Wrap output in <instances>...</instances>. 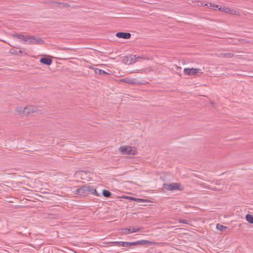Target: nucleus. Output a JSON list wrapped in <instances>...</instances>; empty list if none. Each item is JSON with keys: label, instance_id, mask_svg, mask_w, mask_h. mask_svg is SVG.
I'll use <instances>...</instances> for the list:
<instances>
[{"label": "nucleus", "instance_id": "7", "mask_svg": "<svg viewBox=\"0 0 253 253\" xmlns=\"http://www.w3.org/2000/svg\"><path fill=\"white\" fill-rule=\"evenodd\" d=\"M78 191L80 193H86L87 192H89L91 194H95L96 193V191L95 189H94L93 188H91L89 186H83V187H81L80 188H79L78 190Z\"/></svg>", "mask_w": 253, "mask_h": 253}, {"label": "nucleus", "instance_id": "13", "mask_svg": "<svg viewBox=\"0 0 253 253\" xmlns=\"http://www.w3.org/2000/svg\"><path fill=\"white\" fill-rule=\"evenodd\" d=\"M40 61L41 63L47 65H50L52 63V60L51 59L45 57L42 58Z\"/></svg>", "mask_w": 253, "mask_h": 253}, {"label": "nucleus", "instance_id": "6", "mask_svg": "<svg viewBox=\"0 0 253 253\" xmlns=\"http://www.w3.org/2000/svg\"><path fill=\"white\" fill-rule=\"evenodd\" d=\"M25 115H29L34 113H38L40 110L36 106L33 105H27L25 107Z\"/></svg>", "mask_w": 253, "mask_h": 253}, {"label": "nucleus", "instance_id": "3", "mask_svg": "<svg viewBox=\"0 0 253 253\" xmlns=\"http://www.w3.org/2000/svg\"><path fill=\"white\" fill-rule=\"evenodd\" d=\"M163 188L169 191L173 190H179L181 191L183 190V187L180 184L178 183H173L171 184H164Z\"/></svg>", "mask_w": 253, "mask_h": 253}, {"label": "nucleus", "instance_id": "2", "mask_svg": "<svg viewBox=\"0 0 253 253\" xmlns=\"http://www.w3.org/2000/svg\"><path fill=\"white\" fill-rule=\"evenodd\" d=\"M119 151L122 154L125 155H135L137 151L135 147L128 146H124L119 148Z\"/></svg>", "mask_w": 253, "mask_h": 253}, {"label": "nucleus", "instance_id": "20", "mask_svg": "<svg viewBox=\"0 0 253 253\" xmlns=\"http://www.w3.org/2000/svg\"><path fill=\"white\" fill-rule=\"evenodd\" d=\"M216 229L219 231H225L226 229L227 228V227L224 226L221 224H216Z\"/></svg>", "mask_w": 253, "mask_h": 253}, {"label": "nucleus", "instance_id": "1", "mask_svg": "<svg viewBox=\"0 0 253 253\" xmlns=\"http://www.w3.org/2000/svg\"><path fill=\"white\" fill-rule=\"evenodd\" d=\"M149 243V242L147 240H141L135 242H114L112 244L114 245L122 246V247H127L128 246H133L137 245H146Z\"/></svg>", "mask_w": 253, "mask_h": 253}, {"label": "nucleus", "instance_id": "12", "mask_svg": "<svg viewBox=\"0 0 253 253\" xmlns=\"http://www.w3.org/2000/svg\"><path fill=\"white\" fill-rule=\"evenodd\" d=\"M15 112L18 115H25V107H17L15 109Z\"/></svg>", "mask_w": 253, "mask_h": 253}, {"label": "nucleus", "instance_id": "29", "mask_svg": "<svg viewBox=\"0 0 253 253\" xmlns=\"http://www.w3.org/2000/svg\"><path fill=\"white\" fill-rule=\"evenodd\" d=\"M241 42H242V43H243L244 42V40H241Z\"/></svg>", "mask_w": 253, "mask_h": 253}, {"label": "nucleus", "instance_id": "23", "mask_svg": "<svg viewBox=\"0 0 253 253\" xmlns=\"http://www.w3.org/2000/svg\"><path fill=\"white\" fill-rule=\"evenodd\" d=\"M127 198L128 199H130L131 200H133V201H139L141 200L139 199H137V198H134V197H128Z\"/></svg>", "mask_w": 253, "mask_h": 253}, {"label": "nucleus", "instance_id": "22", "mask_svg": "<svg viewBox=\"0 0 253 253\" xmlns=\"http://www.w3.org/2000/svg\"><path fill=\"white\" fill-rule=\"evenodd\" d=\"M224 57H228V58H231L233 56V54L232 53H226V54H222Z\"/></svg>", "mask_w": 253, "mask_h": 253}, {"label": "nucleus", "instance_id": "28", "mask_svg": "<svg viewBox=\"0 0 253 253\" xmlns=\"http://www.w3.org/2000/svg\"><path fill=\"white\" fill-rule=\"evenodd\" d=\"M17 53H22V51L21 50H19L18 52H17Z\"/></svg>", "mask_w": 253, "mask_h": 253}, {"label": "nucleus", "instance_id": "18", "mask_svg": "<svg viewBox=\"0 0 253 253\" xmlns=\"http://www.w3.org/2000/svg\"><path fill=\"white\" fill-rule=\"evenodd\" d=\"M131 233L130 230V227L128 228H123L121 229V234L122 235H126Z\"/></svg>", "mask_w": 253, "mask_h": 253}, {"label": "nucleus", "instance_id": "26", "mask_svg": "<svg viewBox=\"0 0 253 253\" xmlns=\"http://www.w3.org/2000/svg\"><path fill=\"white\" fill-rule=\"evenodd\" d=\"M31 39H32V36H30L29 37V39L28 40V41L27 42V43L26 44H31Z\"/></svg>", "mask_w": 253, "mask_h": 253}, {"label": "nucleus", "instance_id": "11", "mask_svg": "<svg viewBox=\"0 0 253 253\" xmlns=\"http://www.w3.org/2000/svg\"><path fill=\"white\" fill-rule=\"evenodd\" d=\"M116 36L119 38L128 39L130 38L131 34L128 33L118 32L116 34Z\"/></svg>", "mask_w": 253, "mask_h": 253}, {"label": "nucleus", "instance_id": "17", "mask_svg": "<svg viewBox=\"0 0 253 253\" xmlns=\"http://www.w3.org/2000/svg\"><path fill=\"white\" fill-rule=\"evenodd\" d=\"M123 60L124 63L127 64H130L132 63V57L131 56H130V57L126 56L123 59Z\"/></svg>", "mask_w": 253, "mask_h": 253}, {"label": "nucleus", "instance_id": "4", "mask_svg": "<svg viewBox=\"0 0 253 253\" xmlns=\"http://www.w3.org/2000/svg\"><path fill=\"white\" fill-rule=\"evenodd\" d=\"M119 82L133 85H139L141 84L139 81H137L135 79L130 78L128 77L120 79Z\"/></svg>", "mask_w": 253, "mask_h": 253}, {"label": "nucleus", "instance_id": "15", "mask_svg": "<svg viewBox=\"0 0 253 253\" xmlns=\"http://www.w3.org/2000/svg\"><path fill=\"white\" fill-rule=\"evenodd\" d=\"M205 6H207V7H209L210 8L213 10H216L218 9L219 10V7L220 6L219 5H216L215 4L212 3H209V4H206Z\"/></svg>", "mask_w": 253, "mask_h": 253}, {"label": "nucleus", "instance_id": "27", "mask_svg": "<svg viewBox=\"0 0 253 253\" xmlns=\"http://www.w3.org/2000/svg\"><path fill=\"white\" fill-rule=\"evenodd\" d=\"M62 50H67V49H68V48H66V47H63V48H61Z\"/></svg>", "mask_w": 253, "mask_h": 253}, {"label": "nucleus", "instance_id": "9", "mask_svg": "<svg viewBox=\"0 0 253 253\" xmlns=\"http://www.w3.org/2000/svg\"><path fill=\"white\" fill-rule=\"evenodd\" d=\"M219 10L225 13H230L232 14H237L236 11L225 6L222 7L220 6L219 7Z\"/></svg>", "mask_w": 253, "mask_h": 253}, {"label": "nucleus", "instance_id": "16", "mask_svg": "<svg viewBox=\"0 0 253 253\" xmlns=\"http://www.w3.org/2000/svg\"><path fill=\"white\" fill-rule=\"evenodd\" d=\"M143 228V227H135L133 226H130V233H133L139 232Z\"/></svg>", "mask_w": 253, "mask_h": 253}, {"label": "nucleus", "instance_id": "10", "mask_svg": "<svg viewBox=\"0 0 253 253\" xmlns=\"http://www.w3.org/2000/svg\"><path fill=\"white\" fill-rule=\"evenodd\" d=\"M44 41L40 38L35 36H32L31 44H42Z\"/></svg>", "mask_w": 253, "mask_h": 253}, {"label": "nucleus", "instance_id": "21", "mask_svg": "<svg viewBox=\"0 0 253 253\" xmlns=\"http://www.w3.org/2000/svg\"><path fill=\"white\" fill-rule=\"evenodd\" d=\"M102 194L105 197H109L111 195V193L109 191L106 190H103Z\"/></svg>", "mask_w": 253, "mask_h": 253}, {"label": "nucleus", "instance_id": "25", "mask_svg": "<svg viewBox=\"0 0 253 253\" xmlns=\"http://www.w3.org/2000/svg\"><path fill=\"white\" fill-rule=\"evenodd\" d=\"M10 52L12 54L16 53L17 55H18V53H17L16 51H14V49H10Z\"/></svg>", "mask_w": 253, "mask_h": 253}, {"label": "nucleus", "instance_id": "8", "mask_svg": "<svg viewBox=\"0 0 253 253\" xmlns=\"http://www.w3.org/2000/svg\"><path fill=\"white\" fill-rule=\"evenodd\" d=\"M12 37L17 38L23 41L24 43H27L29 36L27 35L15 34L12 35Z\"/></svg>", "mask_w": 253, "mask_h": 253}, {"label": "nucleus", "instance_id": "14", "mask_svg": "<svg viewBox=\"0 0 253 253\" xmlns=\"http://www.w3.org/2000/svg\"><path fill=\"white\" fill-rule=\"evenodd\" d=\"M89 68L92 69L94 70L95 74H99V75L109 74L108 73H107V72H106L103 70H101V69L96 68H92V67H89Z\"/></svg>", "mask_w": 253, "mask_h": 253}, {"label": "nucleus", "instance_id": "24", "mask_svg": "<svg viewBox=\"0 0 253 253\" xmlns=\"http://www.w3.org/2000/svg\"><path fill=\"white\" fill-rule=\"evenodd\" d=\"M179 222L181 223L188 224V221L183 219H179Z\"/></svg>", "mask_w": 253, "mask_h": 253}, {"label": "nucleus", "instance_id": "5", "mask_svg": "<svg viewBox=\"0 0 253 253\" xmlns=\"http://www.w3.org/2000/svg\"><path fill=\"white\" fill-rule=\"evenodd\" d=\"M201 70L197 68H185L183 70L184 74L189 76H195L200 73Z\"/></svg>", "mask_w": 253, "mask_h": 253}, {"label": "nucleus", "instance_id": "19", "mask_svg": "<svg viewBox=\"0 0 253 253\" xmlns=\"http://www.w3.org/2000/svg\"><path fill=\"white\" fill-rule=\"evenodd\" d=\"M245 218H246V220L248 222H249L250 223H251V224H253V215L250 214H247L246 215Z\"/></svg>", "mask_w": 253, "mask_h": 253}]
</instances>
